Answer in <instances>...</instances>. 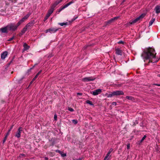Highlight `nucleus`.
<instances>
[{
  "instance_id": "obj_1",
  "label": "nucleus",
  "mask_w": 160,
  "mask_h": 160,
  "mask_svg": "<svg viewBox=\"0 0 160 160\" xmlns=\"http://www.w3.org/2000/svg\"><path fill=\"white\" fill-rule=\"evenodd\" d=\"M156 53L154 48H149L144 51L142 54V57L144 61L149 64L158 62L159 59L156 57Z\"/></svg>"
},
{
  "instance_id": "obj_2",
  "label": "nucleus",
  "mask_w": 160,
  "mask_h": 160,
  "mask_svg": "<svg viewBox=\"0 0 160 160\" xmlns=\"http://www.w3.org/2000/svg\"><path fill=\"white\" fill-rule=\"evenodd\" d=\"M145 15L146 14L145 13H142L140 16L136 18V19L131 20L129 22L130 24H132L136 23L139 21L140 20L143 18Z\"/></svg>"
},
{
  "instance_id": "obj_3",
  "label": "nucleus",
  "mask_w": 160,
  "mask_h": 160,
  "mask_svg": "<svg viewBox=\"0 0 160 160\" xmlns=\"http://www.w3.org/2000/svg\"><path fill=\"white\" fill-rule=\"evenodd\" d=\"M19 26L18 25V23L16 25H15L14 23H11L8 25V28L9 30L14 31L17 29V28Z\"/></svg>"
},
{
  "instance_id": "obj_4",
  "label": "nucleus",
  "mask_w": 160,
  "mask_h": 160,
  "mask_svg": "<svg viewBox=\"0 0 160 160\" xmlns=\"http://www.w3.org/2000/svg\"><path fill=\"white\" fill-rule=\"evenodd\" d=\"M30 15V13H28L25 15L23 18L19 22H18V25H20L23 22L26 21L29 17Z\"/></svg>"
},
{
  "instance_id": "obj_5",
  "label": "nucleus",
  "mask_w": 160,
  "mask_h": 160,
  "mask_svg": "<svg viewBox=\"0 0 160 160\" xmlns=\"http://www.w3.org/2000/svg\"><path fill=\"white\" fill-rule=\"evenodd\" d=\"M74 2V0H72L69 3H68L65 5H64L63 7H61L59 10H58V12H61L62 10L65 8H66L69 5H71V4L73 3Z\"/></svg>"
},
{
  "instance_id": "obj_6",
  "label": "nucleus",
  "mask_w": 160,
  "mask_h": 160,
  "mask_svg": "<svg viewBox=\"0 0 160 160\" xmlns=\"http://www.w3.org/2000/svg\"><path fill=\"white\" fill-rule=\"evenodd\" d=\"M58 30V29H56L54 28H51L45 31L46 33L48 32H50V33H53L56 32Z\"/></svg>"
},
{
  "instance_id": "obj_7",
  "label": "nucleus",
  "mask_w": 160,
  "mask_h": 160,
  "mask_svg": "<svg viewBox=\"0 0 160 160\" xmlns=\"http://www.w3.org/2000/svg\"><path fill=\"white\" fill-rule=\"evenodd\" d=\"M95 78L92 77H88L83 78L82 80L84 82H89L93 81L95 79Z\"/></svg>"
},
{
  "instance_id": "obj_8",
  "label": "nucleus",
  "mask_w": 160,
  "mask_h": 160,
  "mask_svg": "<svg viewBox=\"0 0 160 160\" xmlns=\"http://www.w3.org/2000/svg\"><path fill=\"white\" fill-rule=\"evenodd\" d=\"M22 128L20 127L19 128L15 136L18 138H19L21 137V134L22 131Z\"/></svg>"
},
{
  "instance_id": "obj_9",
  "label": "nucleus",
  "mask_w": 160,
  "mask_h": 160,
  "mask_svg": "<svg viewBox=\"0 0 160 160\" xmlns=\"http://www.w3.org/2000/svg\"><path fill=\"white\" fill-rule=\"evenodd\" d=\"M123 92L121 91H117L113 92V94L114 96L120 95L123 94Z\"/></svg>"
},
{
  "instance_id": "obj_10",
  "label": "nucleus",
  "mask_w": 160,
  "mask_h": 160,
  "mask_svg": "<svg viewBox=\"0 0 160 160\" xmlns=\"http://www.w3.org/2000/svg\"><path fill=\"white\" fill-rule=\"evenodd\" d=\"M102 92V90L101 89H98L93 91L92 93L94 95H97L100 93Z\"/></svg>"
},
{
  "instance_id": "obj_11",
  "label": "nucleus",
  "mask_w": 160,
  "mask_h": 160,
  "mask_svg": "<svg viewBox=\"0 0 160 160\" xmlns=\"http://www.w3.org/2000/svg\"><path fill=\"white\" fill-rule=\"evenodd\" d=\"M62 0H58L57 1H56L54 3H53L51 7L53 9H54L56 7V6L60 3L61 2H62Z\"/></svg>"
},
{
  "instance_id": "obj_12",
  "label": "nucleus",
  "mask_w": 160,
  "mask_h": 160,
  "mask_svg": "<svg viewBox=\"0 0 160 160\" xmlns=\"http://www.w3.org/2000/svg\"><path fill=\"white\" fill-rule=\"evenodd\" d=\"M54 10V9H53L52 7H50V8L48 10V13L47 14V17H49L51 14L53 12Z\"/></svg>"
},
{
  "instance_id": "obj_13",
  "label": "nucleus",
  "mask_w": 160,
  "mask_h": 160,
  "mask_svg": "<svg viewBox=\"0 0 160 160\" xmlns=\"http://www.w3.org/2000/svg\"><path fill=\"white\" fill-rule=\"evenodd\" d=\"M116 51V53L118 55H121L122 53V51L118 48H117L115 49Z\"/></svg>"
},
{
  "instance_id": "obj_14",
  "label": "nucleus",
  "mask_w": 160,
  "mask_h": 160,
  "mask_svg": "<svg viewBox=\"0 0 160 160\" xmlns=\"http://www.w3.org/2000/svg\"><path fill=\"white\" fill-rule=\"evenodd\" d=\"M8 55V52L5 51L1 55V58L2 59H4Z\"/></svg>"
},
{
  "instance_id": "obj_15",
  "label": "nucleus",
  "mask_w": 160,
  "mask_h": 160,
  "mask_svg": "<svg viewBox=\"0 0 160 160\" xmlns=\"http://www.w3.org/2000/svg\"><path fill=\"white\" fill-rule=\"evenodd\" d=\"M8 30V26L4 28H1L0 29L1 31L3 33L7 32V30Z\"/></svg>"
},
{
  "instance_id": "obj_16",
  "label": "nucleus",
  "mask_w": 160,
  "mask_h": 160,
  "mask_svg": "<svg viewBox=\"0 0 160 160\" xmlns=\"http://www.w3.org/2000/svg\"><path fill=\"white\" fill-rule=\"evenodd\" d=\"M155 10L156 13H158L160 12V6H157L155 8Z\"/></svg>"
},
{
  "instance_id": "obj_17",
  "label": "nucleus",
  "mask_w": 160,
  "mask_h": 160,
  "mask_svg": "<svg viewBox=\"0 0 160 160\" xmlns=\"http://www.w3.org/2000/svg\"><path fill=\"white\" fill-rule=\"evenodd\" d=\"M32 22H30L28 23L26 25V26L28 28V29H29L31 28V27L32 25Z\"/></svg>"
},
{
  "instance_id": "obj_18",
  "label": "nucleus",
  "mask_w": 160,
  "mask_h": 160,
  "mask_svg": "<svg viewBox=\"0 0 160 160\" xmlns=\"http://www.w3.org/2000/svg\"><path fill=\"white\" fill-rule=\"evenodd\" d=\"M24 50V51L27 50L29 49V46H28L26 43H24L23 44Z\"/></svg>"
},
{
  "instance_id": "obj_19",
  "label": "nucleus",
  "mask_w": 160,
  "mask_h": 160,
  "mask_svg": "<svg viewBox=\"0 0 160 160\" xmlns=\"http://www.w3.org/2000/svg\"><path fill=\"white\" fill-rule=\"evenodd\" d=\"M13 127V125H12L11 126V128L10 129L8 130V132L6 134V136H5V138H7L10 132L12 129V128Z\"/></svg>"
},
{
  "instance_id": "obj_20",
  "label": "nucleus",
  "mask_w": 160,
  "mask_h": 160,
  "mask_svg": "<svg viewBox=\"0 0 160 160\" xmlns=\"http://www.w3.org/2000/svg\"><path fill=\"white\" fill-rule=\"evenodd\" d=\"M155 20V19L154 18L152 19L149 22V26H150L152 25Z\"/></svg>"
},
{
  "instance_id": "obj_21",
  "label": "nucleus",
  "mask_w": 160,
  "mask_h": 160,
  "mask_svg": "<svg viewBox=\"0 0 160 160\" xmlns=\"http://www.w3.org/2000/svg\"><path fill=\"white\" fill-rule=\"evenodd\" d=\"M28 29V28L25 26L22 30V33H24L27 31Z\"/></svg>"
},
{
  "instance_id": "obj_22",
  "label": "nucleus",
  "mask_w": 160,
  "mask_h": 160,
  "mask_svg": "<svg viewBox=\"0 0 160 160\" xmlns=\"http://www.w3.org/2000/svg\"><path fill=\"white\" fill-rule=\"evenodd\" d=\"M118 18V17H114L113 18H112L111 20H109L108 21V23H110L112 22L115 19H116Z\"/></svg>"
},
{
  "instance_id": "obj_23",
  "label": "nucleus",
  "mask_w": 160,
  "mask_h": 160,
  "mask_svg": "<svg viewBox=\"0 0 160 160\" xmlns=\"http://www.w3.org/2000/svg\"><path fill=\"white\" fill-rule=\"evenodd\" d=\"M59 25H60L61 26H62L64 25H68V22H63V23H60L58 24Z\"/></svg>"
},
{
  "instance_id": "obj_24",
  "label": "nucleus",
  "mask_w": 160,
  "mask_h": 160,
  "mask_svg": "<svg viewBox=\"0 0 160 160\" xmlns=\"http://www.w3.org/2000/svg\"><path fill=\"white\" fill-rule=\"evenodd\" d=\"M60 154H61V156L62 157H65L66 156V153H63L62 152H61L60 153Z\"/></svg>"
},
{
  "instance_id": "obj_25",
  "label": "nucleus",
  "mask_w": 160,
  "mask_h": 160,
  "mask_svg": "<svg viewBox=\"0 0 160 160\" xmlns=\"http://www.w3.org/2000/svg\"><path fill=\"white\" fill-rule=\"evenodd\" d=\"M86 102L88 103V104L91 105H93V104H92V102L91 101H90V100H87L86 101Z\"/></svg>"
},
{
  "instance_id": "obj_26",
  "label": "nucleus",
  "mask_w": 160,
  "mask_h": 160,
  "mask_svg": "<svg viewBox=\"0 0 160 160\" xmlns=\"http://www.w3.org/2000/svg\"><path fill=\"white\" fill-rule=\"evenodd\" d=\"M126 98L127 99H128L129 100H132L133 99V97L131 96H127L126 97Z\"/></svg>"
},
{
  "instance_id": "obj_27",
  "label": "nucleus",
  "mask_w": 160,
  "mask_h": 160,
  "mask_svg": "<svg viewBox=\"0 0 160 160\" xmlns=\"http://www.w3.org/2000/svg\"><path fill=\"white\" fill-rule=\"evenodd\" d=\"M72 122L75 124H76L78 123V121L77 120L73 119L72 120Z\"/></svg>"
},
{
  "instance_id": "obj_28",
  "label": "nucleus",
  "mask_w": 160,
  "mask_h": 160,
  "mask_svg": "<svg viewBox=\"0 0 160 160\" xmlns=\"http://www.w3.org/2000/svg\"><path fill=\"white\" fill-rule=\"evenodd\" d=\"M113 96H114V95L113 94V92H112L111 93L109 94L108 95V97H112Z\"/></svg>"
},
{
  "instance_id": "obj_29",
  "label": "nucleus",
  "mask_w": 160,
  "mask_h": 160,
  "mask_svg": "<svg viewBox=\"0 0 160 160\" xmlns=\"http://www.w3.org/2000/svg\"><path fill=\"white\" fill-rule=\"evenodd\" d=\"M68 110L71 112H73L74 111V109L70 107L68 108Z\"/></svg>"
},
{
  "instance_id": "obj_30",
  "label": "nucleus",
  "mask_w": 160,
  "mask_h": 160,
  "mask_svg": "<svg viewBox=\"0 0 160 160\" xmlns=\"http://www.w3.org/2000/svg\"><path fill=\"white\" fill-rule=\"evenodd\" d=\"M146 136L145 135L142 139L141 140L140 142H142L146 138Z\"/></svg>"
},
{
  "instance_id": "obj_31",
  "label": "nucleus",
  "mask_w": 160,
  "mask_h": 160,
  "mask_svg": "<svg viewBox=\"0 0 160 160\" xmlns=\"http://www.w3.org/2000/svg\"><path fill=\"white\" fill-rule=\"evenodd\" d=\"M113 150V149L112 148H110L109 151H108V153H110V154L111 153V152H112Z\"/></svg>"
},
{
  "instance_id": "obj_32",
  "label": "nucleus",
  "mask_w": 160,
  "mask_h": 160,
  "mask_svg": "<svg viewBox=\"0 0 160 160\" xmlns=\"http://www.w3.org/2000/svg\"><path fill=\"white\" fill-rule=\"evenodd\" d=\"M124 43V42L121 41H119V42H118V44H123Z\"/></svg>"
},
{
  "instance_id": "obj_33",
  "label": "nucleus",
  "mask_w": 160,
  "mask_h": 160,
  "mask_svg": "<svg viewBox=\"0 0 160 160\" xmlns=\"http://www.w3.org/2000/svg\"><path fill=\"white\" fill-rule=\"evenodd\" d=\"M57 115L56 114H55L54 115V119H55V120H57Z\"/></svg>"
},
{
  "instance_id": "obj_34",
  "label": "nucleus",
  "mask_w": 160,
  "mask_h": 160,
  "mask_svg": "<svg viewBox=\"0 0 160 160\" xmlns=\"http://www.w3.org/2000/svg\"><path fill=\"white\" fill-rule=\"evenodd\" d=\"M116 104H117L116 102H113L112 103V105L115 106H116Z\"/></svg>"
},
{
  "instance_id": "obj_35",
  "label": "nucleus",
  "mask_w": 160,
  "mask_h": 160,
  "mask_svg": "<svg viewBox=\"0 0 160 160\" xmlns=\"http://www.w3.org/2000/svg\"><path fill=\"white\" fill-rule=\"evenodd\" d=\"M110 153H107V155L106 156H105V157H106L108 158H109L108 157H110Z\"/></svg>"
},
{
  "instance_id": "obj_36",
  "label": "nucleus",
  "mask_w": 160,
  "mask_h": 160,
  "mask_svg": "<svg viewBox=\"0 0 160 160\" xmlns=\"http://www.w3.org/2000/svg\"><path fill=\"white\" fill-rule=\"evenodd\" d=\"M49 17H47V15H46V17L44 19V21H45Z\"/></svg>"
},
{
  "instance_id": "obj_37",
  "label": "nucleus",
  "mask_w": 160,
  "mask_h": 160,
  "mask_svg": "<svg viewBox=\"0 0 160 160\" xmlns=\"http://www.w3.org/2000/svg\"><path fill=\"white\" fill-rule=\"evenodd\" d=\"M130 144H128L127 145V148L128 149H129L130 148Z\"/></svg>"
},
{
  "instance_id": "obj_38",
  "label": "nucleus",
  "mask_w": 160,
  "mask_h": 160,
  "mask_svg": "<svg viewBox=\"0 0 160 160\" xmlns=\"http://www.w3.org/2000/svg\"><path fill=\"white\" fill-rule=\"evenodd\" d=\"M104 160H110V159L109 158H108L106 157H105Z\"/></svg>"
},
{
  "instance_id": "obj_39",
  "label": "nucleus",
  "mask_w": 160,
  "mask_h": 160,
  "mask_svg": "<svg viewBox=\"0 0 160 160\" xmlns=\"http://www.w3.org/2000/svg\"><path fill=\"white\" fill-rule=\"evenodd\" d=\"M42 72V70H41L38 72L37 74L38 76Z\"/></svg>"
},
{
  "instance_id": "obj_40",
  "label": "nucleus",
  "mask_w": 160,
  "mask_h": 160,
  "mask_svg": "<svg viewBox=\"0 0 160 160\" xmlns=\"http://www.w3.org/2000/svg\"><path fill=\"white\" fill-rule=\"evenodd\" d=\"M55 151L56 152H58L59 153L61 152V151H60L59 150H56Z\"/></svg>"
},
{
  "instance_id": "obj_41",
  "label": "nucleus",
  "mask_w": 160,
  "mask_h": 160,
  "mask_svg": "<svg viewBox=\"0 0 160 160\" xmlns=\"http://www.w3.org/2000/svg\"><path fill=\"white\" fill-rule=\"evenodd\" d=\"M13 38H14V37H13L12 38H10V39H9L8 40L9 41H11L13 39Z\"/></svg>"
},
{
  "instance_id": "obj_42",
  "label": "nucleus",
  "mask_w": 160,
  "mask_h": 160,
  "mask_svg": "<svg viewBox=\"0 0 160 160\" xmlns=\"http://www.w3.org/2000/svg\"><path fill=\"white\" fill-rule=\"evenodd\" d=\"M7 138H5H5H4V139L3 140V142L4 143L5 141H6V139H7Z\"/></svg>"
},
{
  "instance_id": "obj_43",
  "label": "nucleus",
  "mask_w": 160,
  "mask_h": 160,
  "mask_svg": "<svg viewBox=\"0 0 160 160\" xmlns=\"http://www.w3.org/2000/svg\"><path fill=\"white\" fill-rule=\"evenodd\" d=\"M155 85L158 86H160V84H155Z\"/></svg>"
},
{
  "instance_id": "obj_44",
  "label": "nucleus",
  "mask_w": 160,
  "mask_h": 160,
  "mask_svg": "<svg viewBox=\"0 0 160 160\" xmlns=\"http://www.w3.org/2000/svg\"><path fill=\"white\" fill-rule=\"evenodd\" d=\"M44 159L45 160H48V158L47 157H45L44 158Z\"/></svg>"
},
{
  "instance_id": "obj_45",
  "label": "nucleus",
  "mask_w": 160,
  "mask_h": 160,
  "mask_svg": "<svg viewBox=\"0 0 160 160\" xmlns=\"http://www.w3.org/2000/svg\"><path fill=\"white\" fill-rule=\"evenodd\" d=\"M38 75H37V74H36V75L35 76V78H37V77H38Z\"/></svg>"
},
{
  "instance_id": "obj_46",
  "label": "nucleus",
  "mask_w": 160,
  "mask_h": 160,
  "mask_svg": "<svg viewBox=\"0 0 160 160\" xmlns=\"http://www.w3.org/2000/svg\"><path fill=\"white\" fill-rule=\"evenodd\" d=\"M36 78H35L34 77L32 80L33 81H34Z\"/></svg>"
},
{
  "instance_id": "obj_47",
  "label": "nucleus",
  "mask_w": 160,
  "mask_h": 160,
  "mask_svg": "<svg viewBox=\"0 0 160 160\" xmlns=\"http://www.w3.org/2000/svg\"><path fill=\"white\" fill-rule=\"evenodd\" d=\"M33 82V81L32 80V81L31 82H30V84H31L32 83V82Z\"/></svg>"
},
{
  "instance_id": "obj_48",
  "label": "nucleus",
  "mask_w": 160,
  "mask_h": 160,
  "mask_svg": "<svg viewBox=\"0 0 160 160\" xmlns=\"http://www.w3.org/2000/svg\"><path fill=\"white\" fill-rule=\"evenodd\" d=\"M77 94H78V95H82V94H81V93H77Z\"/></svg>"
},
{
  "instance_id": "obj_49",
  "label": "nucleus",
  "mask_w": 160,
  "mask_h": 160,
  "mask_svg": "<svg viewBox=\"0 0 160 160\" xmlns=\"http://www.w3.org/2000/svg\"><path fill=\"white\" fill-rule=\"evenodd\" d=\"M24 156V154H21L20 155V157H21L22 156Z\"/></svg>"
},
{
  "instance_id": "obj_50",
  "label": "nucleus",
  "mask_w": 160,
  "mask_h": 160,
  "mask_svg": "<svg viewBox=\"0 0 160 160\" xmlns=\"http://www.w3.org/2000/svg\"><path fill=\"white\" fill-rule=\"evenodd\" d=\"M158 77H160V74H158Z\"/></svg>"
},
{
  "instance_id": "obj_51",
  "label": "nucleus",
  "mask_w": 160,
  "mask_h": 160,
  "mask_svg": "<svg viewBox=\"0 0 160 160\" xmlns=\"http://www.w3.org/2000/svg\"><path fill=\"white\" fill-rule=\"evenodd\" d=\"M77 18V17H76V18L75 19H74V20H75L76 18Z\"/></svg>"
},
{
  "instance_id": "obj_52",
  "label": "nucleus",
  "mask_w": 160,
  "mask_h": 160,
  "mask_svg": "<svg viewBox=\"0 0 160 160\" xmlns=\"http://www.w3.org/2000/svg\"><path fill=\"white\" fill-rule=\"evenodd\" d=\"M126 0H123L124 2Z\"/></svg>"
}]
</instances>
